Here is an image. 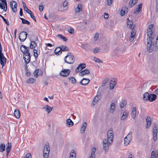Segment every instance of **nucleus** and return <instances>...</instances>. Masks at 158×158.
<instances>
[{"mask_svg": "<svg viewBox=\"0 0 158 158\" xmlns=\"http://www.w3.org/2000/svg\"><path fill=\"white\" fill-rule=\"evenodd\" d=\"M100 49L98 48H95L94 51V53H96L100 51Z\"/></svg>", "mask_w": 158, "mask_h": 158, "instance_id": "obj_54", "label": "nucleus"}, {"mask_svg": "<svg viewBox=\"0 0 158 158\" xmlns=\"http://www.w3.org/2000/svg\"><path fill=\"white\" fill-rule=\"evenodd\" d=\"M70 73V71L69 69L62 70L60 73V75L63 77L68 76Z\"/></svg>", "mask_w": 158, "mask_h": 158, "instance_id": "obj_8", "label": "nucleus"}, {"mask_svg": "<svg viewBox=\"0 0 158 158\" xmlns=\"http://www.w3.org/2000/svg\"><path fill=\"white\" fill-rule=\"evenodd\" d=\"M20 19L22 20V23L23 24H27V25H29L30 24V22L28 21L21 18H20Z\"/></svg>", "mask_w": 158, "mask_h": 158, "instance_id": "obj_36", "label": "nucleus"}, {"mask_svg": "<svg viewBox=\"0 0 158 158\" xmlns=\"http://www.w3.org/2000/svg\"><path fill=\"white\" fill-rule=\"evenodd\" d=\"M133 23L132 20H129V21H127V25L128 26H129V27L131 29H134L135 27V26H133Z\"/></svg>", "mask_w": 158, "mask_h": 158, "instance_id": "obj_22", "label": "nucleus"}, {"mask_svg": "<svg viewBox=\"0 0 158 158\" xmlns=\"http://www.w3.org/2000/svg\"><path fill=\"white\" fill-rule=\"evenodd\" d=\"M76 154L73 155V154H70V158H76Z\"/></svg>", "mask_w": 158, "mask_h": 158, "instance_id": "obj_64", "label": "nucleus"}, {"mask_svg": "<svg viewBox=\"0 0 158 158\" xmlns=\"http://www.w3.org/2000/svg\"><path fill=\"white\" fill-rule=\"evenodd\" d=\"M89 73L90 71L88 69H85L81 71L79 74L80 76H83L85 75L89 74Z\"/></svg>", "mask_w": 158, "mask_h": 158, "instance_id": "obj_16", "label": "nucleus"}, {"mask_svg": "<svg viewBox=\"0 0 158 158\" xmlns=\"http://www.w3.org/2000/svg\"><path fill=\"white\" fill-rule=\"evenodd\" d=\"M54 53L56 55H59L62 53L60 46L57 47L54 50Z\"/></svg>", "mask_w": 158, "mask_h": 158, "instance_id": "obj_18", "label": "nucleus"}, {"mask_svg": "<svg viewBox=\"0 0 158 158\" xmlns=\"http://www.w3.org/2000/svg\"><path fill=\"white\" fill-rule=\"evenodd\" d=\"M96 148H93L92 149V152H91V155H95V152L96 151Z\"/></svg>", "mask_w": 158, "mask_h": 158, "instance_id": "obj_57", "label": "nucleus"}, {"mask_svg": "<svg viewBox=\"0 0 158 158\" xmlns=\"http://www.w3.org/2000/svg\"><path fill=\"white\" fill-rule=\"evenodd\" d=\"M34 52V56L35 58H37L38 56V54L37 53V51L36 49H34L33 50Z\"/></svg>", "mask_w": 158, "mask_h": 158, "instance_id": "obj_48", "label": "nucleus"}, {"mask_svg": "<svg viewBox=\"0 0 158 158\" xmlns=\"http://www.w3.org/2000/svg\"><path fill=\"white\" fill-rule=\"evenodd\" d=\"M29 14H30V17L35 22H36V19L34 15L32 13V12H29Z\"/></svg>", "mask_w": 158, "mask_h": 158, "instance_id": "obj_43", "label": "nucleus"}, {"mask_svg": "<svg viewBox=\"0 0 158 158\" xmlns=\"http://www.w3.org/2000/svg\"><path fill=\"white\" fill-rule=\"evenodd\" d=\"M114 80V79L113 78ZM113 79H112V80H111L110 82V90L112 89L115 86V84H113L112 82H113V80H112Z\"/></svg>", "mask_w": 158, "mask_h": 158, "instance_id": "obj_38", "label": "nucleus"}, {"mask_svg": "<svg viewBox=\"0 0 158 158\" xmlns=\"http://www.w3.org/2000/svg\"><path fill=\"white\" fill-rule=\"evenodd\" d=\"M68 31L70 34H73L74 32V30L73 29L70 28L68 30Z\"/></svg>", "mask_w": 158, "mask_h": 158, "instance_id": "obj_63", "label": "nucleus"}, {"mask_svg": "<svg viewBox=\"0 0 158 158\" xmlns=\"http://www.w3.org/2000/svg\"><path fill=\"white\" fill-rule=\"evenodd\" d=\"M156 12H158V0H156Z\"/></svg>", "mask_w": 158, "mask_h": 158, "instance_id": "obj_60", "label": "nucleus"}, {"mask_svg": "<svg viewBox=\"0 0 158 158\" xmlns=\"http://www.w3.org/2000/svg\"><path fill=\"white\" fill-rule=\"evenodd\" d=\"M11 143H8L6 144V156H8L9 152L10 151L11 149Z\"/></svg>", "mask_w": 158, "mask_h": 158, "instance_id": "obj_14", "label": "nucleus"}, {"mask_svg": "<svg viewBox=\"0 0 158 158\" xmlns=\"http://www.w3.org/2000/svg\"><path fill=\"white\" fill-rule=\"evenodd\" d=\"M1 2H2L3 5V7H5L6 8H7V3L6 0H1Z\"/></svg>", "mask_w": 158, "mask_h": 158, "instance_id": "obj_50", "label": "nucleus"}, {"mask_svg": "<svg viewBox=\"0 0 158 158\" xmlns=\"http://www.w3.org/2000/svg\"><path fill=\"white\" fill-rule=\"evenodd\" d=\"M66 123L69 125V127L72 126L73 125V122L69 118L66 120Z\"/></svg>", "mask_w": 158, "mask_h": 158, "instance_id": "obj_33", "label": "nucleus"}, {"mask_svg": "<svg viewBox=\"0 0 158 158\" xmlns=\"http://www.w3.org/2000/svg\"><path fill=\"white\" fill-rule=\"evenodd\" d=\"M37 44L36 42L34 41H31L30 45V48L33 49L36 46Z\"/></svg>", "mask_w": 158, "mask_h": 158, "instance_id": "obj_29", "label": "nucleus"}, {"mask_svg": "<svg viewBox=\"0 0 158 158\" xmlns=\"http://www.w3.org/2000/svg\"><path fill=\"white\" fill-rule=\"evenodd\" d=\"M87 125V124L86 123L84 122L81 128L80 131L81 133L83 134L84 133L85 130Z\"/></svg>", "mask_w": 158, "mask_h": 158, "instance_id": "obj_15", "label": "nucleus"}, {"mask_svg": "<svg viewBox=\"0 0 158 158\" xmlns=\"http://www.w3.org/2000/svg\"><path fill=\"white\" fill-rule=\"evenodd\" d=\"M38 70L36 69L34 72V76L35 77H37L38 76Z\"/></svg>", "mask_w": 158, "mask_h": 158, "instance_id": "obj_52", "label": "nucleus"}, {"mask_svg": "<svg viewBox=\"0 0 158 158\" xmlns=\"http://www.w3.org/2000/svg\"><path fill=\"white\" fill-rule=\"evenodd\" d=\"M6 62V59L3 55V53H0V63L2 65V68L5 65Z\"/></svg>", "mask_w": 158, "mask_h": 158, "instance_id": "obj_9", "label": "nucleus"}, {"mask_svg": "<svg viewBox=\"0 0 158 158\" xmlns=\"http://www.w3.org/2000/svg\"><path fill=\"white\" fill-rule=\"evenodd\" d=\"M112 0H107V5H111L112 3Z\"/></svg>", "mask_w": 158, "mask_h": 158, "instance_id": "obj_61", "label": "nucleus"}, {"mask_svg": "<svg viewBox=\"0 0 158 158\" xmlns=\"http://www.w3.org/2000/svg\"><path fill=\"white\" fill-rule=\"evenodd\" d=\"M113 139V131L109 130L107 132V139L110 145L112 143Z\"/></svg>", "mask_w": 158, "mask_h": 158, "instance_id": "obj_4", "label": "nucleus"}, {"mask_svg": "<svg viewBox=\"0 0 158 158\" xmlns=\"http://www.w3.org/2000/svg\"><path fill=\"white\" fill-rule=\"evenodd\" d=\"M46 109V111L48 113H49L53 109V108L49 106L48 105H46L45 106L42 108V109Z\"/></svg>", "mask_w": 158, "mask_h": 158, "instance_id": "obj_19", "label": "nucleus"}, {"mask_svg": "<svg viewBox=\"0 0 158 158\" xmlns=\"http://www.w3.org/2000/svg\"><path fill=\"white\" fill-rule=\"evenodd\" d=\"M0 17L2 18L4 21L5 22V23L7 25H9V23L8 21L6 19L4 18L2 16V15H0Z\"/></svg>", "mask_w": 158, "mask_h": 158, "instance_id": "obj_45", "label": "nucleus"}, {"mask_svg": "<svg viewBox=\"0 0 158 158\" xmlns=\"http://www.w3.org/2000/svg\"><path fill=\"white\" fill-rule=\"evenodd\" d=\"M14 114L15 116L17 118H19L20 117V113L19 110L17 109L15 110Z\"/></svg>", "mask_w": 158, "mask_h": 158, "instance_id": "obj_23", "label": "nucleus"}, {"mask_svg": "<svg viewBox=\"0 0 158 158\" xmlns=\"http://www.w3.org/2000/svg\"><path fill=\"white\" fill-rule=\"evenodd\" d=\"M142 4L140 3L139 4L138 6V7L136 8V10H134V13L135 14L137 12L138 13H139L142 8Z\"/></svg>", "mask_w": 158, "mask_h": 158, "instance_id": "obj_21", "label": "nucleus"}, {"mask_svg": "<svg viewBox=\"0 0 158 158\" xmlns=\"http://www.w3.org/2000/svg\"><path fill=\"white\" fill-rule=\"evenodd\" d=\"M65 62L68 64H73L75 61L74 56L70 52H69L64 58Z\"/></svg>", "mask_w": 158, "mask_h": 158, "instance_id": "obj_3", "label": "nucleus"}, {"mask_svg": "<svg viewBox=\"0 0 158 158\" xmlns=\"http://www.w3.org/2000/svg\"><path fill=\"white\" fill-rule=\"evenodd\" d=\"M10 6L13 12L15 13H16L17 11V6L16 2L14 1H11L10 2Z\"/></svg>", "mask_w": 158, "mask_h": 158, "instance_id": "obj_6", "label": "nucleus"}, {"mask_svg": "<svg viewBox=\"0 0 158 158\" xmlns=\"http://www.w3.org/2000/svg\"><path fill=\"white\" fill-rule=\"evenodd\" d=\"M82 6L81 4H78V6L75 9L76 13H77L81 11L82 10Z\"/></svg>", "mask_w": 158, "mask_h": 158, "instance_id": "obj_27", "label": "nucleus"}, {"mask_svg": "<svg viewBox=\"0 0 158 158\" xmlns=\"http://www.w3.org/2000/svg\"><path fill=\"white\" fill-rule=\"evenodd\" d=\"M132 133L131 132H130V133L125 137H127V138H128V139H129L130 140H131L132 139Z\"/></svg>", "mask_w": 158, "mask_h": 158, "instance_id": "obj_44", "label": "nucleus"}, {"mask_svg": "<svg viewBox=\"0 0 158 158\" xmlns=\"http://www.w3.org/2000/svg\"><path fill=\"white\" fill-rule=\"evenodd\" d=\"M35 82V80L33 78H30L27 81V83H33Z\"/></svg>", "mask_w": 158, "mask_h": 158, "instance_id": "obj_40", "label": "nucleus"}, {"mask_svg": "<svg viewBox=\"0 0 158 158\" xmlns=\"http://www.w3.org/2000/svg\"><path fill=\"white\" fill-rule=\"evenodd\" d=\"M90 82L89 79L85 78H83L80 82V83L83 85H87Z\"/></svg>", "mask_w": 158, "mask_h": 158, "instance_id": "obj_12", "label": "nucleus"}, {"mask_svg": "<svg viewBox=\"0 0 158 158\" xmlns=\"http://www.w3.org/2000/svg\"><path fill=\"white\" fill-rule=\"evenodd\" d=\"M120 49L118 48H117L115 49L113 52L112 54H114V55H115L116 54H118L120 52Z\"/></svg>", "mask_w": 158, "mask_h": 158, "instance_id": "obj_42", "label": "nucleus"}, {"mask_svg": "<svg viewBox=\"0 0 158 158\" xmlns=\"http://www.w3.org/2000/svg\"><path fill=\"white\" fill-rule=\"evenodd\" d=\"M131 141V140L127 138V137H125L124 141V145L127 146L129 144Z\"/></svg>", "mask_w": 158, "mask_h": 158, "instance_id": "obj_30", "label": "nucleus"}, {"mask_svg": "<svg viewBox=\"0 0 158 158\" xmlns=\"http://www.w3.org/2000/svg\"><path fill=\"white\" fill-rule=\"evenodd\" d=\"M86 67V64L85 63L80 64L78 67L76 69V72L78 73L82 69H84Z\"/></svg>", "mask_w": 158, "mask_h": 158, "instance_id": "obj_10", "label": "nucleus"}, {"mask_svg": "<svg viewBox=\"0 0 158 158\" xmlns=\"http://www.w3.org/2000/svg\"><path fill=\"white\" fill-rule=\"evenodd\" d=\"M68 2L67 1H66V0L63 3V6L64 7H65L66 6L68 5Z\"/></svg>", "mask_w": 158, "mask_h": 158, "instance_id": "obj_58", "label": "nucleus"}, {"mask_svg": "<svg viewBox=\"0 0 158 158\" xmlns=\"http://www.w3.org/2000/svg\"><path fill=\"white\" fill-rule=\"evenodd\" d=\"M60 47L62 52L69 51V48L65 45H61Z\"/></svg>", "mask_w": 158, "mask_h": 158, "instance_id": "obj_26", "label": "nucleus"}, {"mask_svg": "<svg viewBox=\"0 0 158 158\" xmlns=\"http://www.w3.org/2000/svg\"><path fill=\"white\" fill-rule=\"evenodd\" d=\"M99 36V34L97 32L96 33L94 37V40L95 41H96L98 38V37Z\"/></svg>", "mask_w": 158, "mask_h": 158, "instance_id": "obj_49", "label": "nucleus"}, {"mask_svg": "<svg viewBox=\"0 0 158 158\" xmlns=\"http://www.w3.org/2000/svg\"><path fill=\"white\" fill-rule=\"evenodd\" d=\"M156 153L154 151H153L151 153V158L156 157Z\"/></svg>", "mask_w": 158, "mask_h": 158, "instance_id": "obj_53", "label": "nucleus"}, {"mask_svg": "<svg viewBox=\"0 0 158 158\" xmlns=\"http://www.w3.org/2000/svg\"><path fill=\"white\" fill-rule=\"evenodd\" d=\"M24 158H31V155L30 153H28L24 156Z\"/></svg>", "mask_w": 158, "mask_h": 158, "instance_id": "obj_56", "label": "nucleus"}, {"mask_svg": "<svg viewBox=\"0 0 158 158\" xmlns=\"http://www.w3.org/2000/svg\"><path fill=\"white\" fill-rule=\"evenodd\" d=\"M101 97V94H99V93H98V95L96 96L94 98L93 100V102H95V103L96 104L98 102V101L100 99Z\"/></svg>", "mask_w": 158, "mask_h": 158, "instance_id": "obj_20", "label": "nucleus"}, {"mask_svg": "<svg viewBox=\"0 0 158 158\" xmlns=\"http://www.w3.org/2000/svg\"><path fill=\"white\" fill-rule=\"evenodd\" d=\"M44 8L43 5H40L39 6V9L40 11H42L43 10Z\"/></svg>", "mask_w": 158, "mask_h": 158, "instance_id": "obj_59", "label": "nucleus"}, {"mask_svg": "<svg viewBox=\"0 0 158 158\" xmlns=\"http://www.w3.org/2000/svg\"><path fill=\"white\" fill-rule=\"evenodd\" d=\"M109 144L110 145L109 143L106 139H103V148L105 150V154H106L108 151Z\"/></svg>", "mask_w": 158, "mask_h": 158, "instance_id": "obj_5", "label": "nucleus"}, {"mask_svg": "<svg viewBox=\"0 0 158 158\" xmlns=\"http://www.w3.org/2000/svg\"><path fill=\"white\" fill-rule=\"evenodd\" d=\"M109 78L108 77L105 78L102 85V87L104 86L105 85V84L107 82Z\"/></svg>", "mask_w": 158, "mask_h": 158, "instance_id": "obj_41", "label": "nucleus"}, {"mask_svg": "<svg viewBox=\"0 0 158 158\" xmlns=\"http://www.w3.org/2000/svg\"><path fill=\"white\" fill-rule=\"evenodd\" d=\"M136 111H132L131 113L132 117L133 118H135L136 116Z\"/></svg>", "mask_w": 158, "mask_h": 158, "instance_id": "obj_55", "label": "nucleus"}, {"mask_svg": "<svg viewBox=\"0 0 158 158\" xmlns=\"http://www.w3.org/2000/svg\"><path fill=\"white\" fill-rule=\"evenodd\" d=\"M122 10L125 12H128V8L126 6L123 7Z\"/></svg>", "mask_w": 158, "mask_h": 158, "instance_id": "obj_51", "label": "nucleus"}, {"mask_svg": "<svg viewBox=\"0 0 158 158\" xmlns=\"http://www.w3.org/2000/svg\"><path fill=\"white\" fill-rule=\"evenodd\" d=\"M153 27V24H150L147 30V50L150 53L152 52L153 51L154 47H155L156 50H157L158 48V34L155 42L154 39L155 35L152 30Z\"/></svg>", "mask_w": 158, "mask_h": 158, "instance_id": "obj_1", "label": "nucleus"}, {"mask_svg": "<svg viewBox=\"0 0 158 158\" xmlns=\"http://www.w3.org/2000/svg\"><path fill=\"white\" fill-rule=\"evenodd\" d=\"M50 149L48 143L45 144L43 154L49 155Z\"/></svg>", "mask_w": 158, "mask_h": 158, "instance_id": "obj_11", "label": "nucleus"}, {"mask_svg": "<svg viewBox=\"0 0 158 158\" xmlns=\"http://www.w3.org/2000/svg\"><path fill=\"white\" fill-rule=\"evenodd\" d=\"M127 13L126 12H125V11H124L123 10H122V9L120 11V15L121 16H123L125 13Z\"/></svg>", "mask_w": 158, "mask_h": 158, "instance_id": "obj_62", "label": "nucleus"}, {"mask_svg": "<svg viewBox=\"0 0 158 158\" xmlns=\"http://www.w3.org/2000/svg\"><path fill=\"white\" fill-rule=\"evenodd\" d=\"M157 132L156 131H153V140L154 142L157 140Z\"/></svg>", "mask_w": 158, "mask_h": 158, "instance_id": "obj_37", "label": "nucleus"}, {"mask_svg": "<svg viewBox=\"0 0 158 158\" xmlns=\"http://www.w3.org/2000/svg\"><path fill=\"white\" fill-rule=\"evenodd\" d=\"M6 146L4 144L1 143L0 144V152H4Z\"/></svg>", "mask_w": 158, "mask_h": 158, "instance_id": "obj_31", "label": "nucleus"}, {"mask_svg": "<svg viewBox=\"0 0 158 158\" xmlns=\"http://www.w3.org/2000/svg\"><path fill=\"white\" fill-rule=\"evenodd\" d=\"M127 104V101L125 100H123L120 103V108H123Z\"/></svg>", "mask_w": 158, "mask_h": 158, "instance_id": "obj_35", "label": "nucleus"}, {"mask_svg": "<svg viewBox=\"0 0 158 158\" xmlns=\"http://www.w3.org/2000/svg\"><path fill=\"white\" fill-rule=\"evenodd\" d=\"M23 7L24 10L26 11V13L29 14V12H31V11L30 10L28 9L27 7L26 6V4L24 2H23Z\"/></svg>", "mask_w": 158, "mask_h": 158, "instance_id": "obj_25", "label": "nucleus"}, {"mask_svg": "<svg viewBox=\"0 0 158 158\" xmlns=\"http://www.w3.org/2000/svg\"><path fill=\"white\" fill-rule=\"evenodd\" d=\"M27 32L24 31H22L19 35V40L22 42L24 41L27 37Z\"/></svg>", "mask_w": 158, "mask_h": 158, "instance_id": "obj_7", "label": "nucleus"}, {"mask_svg": "<svg viewBox=\"0 0 158 158\" xmlns=\"http://www.w3.org/2000/svg\"><path fill=\"white\" fill-rule=\"evenodd\" d=\"M157 125L156 123H154L153 125V131H156V132H157Z\"/></svg>", "mask_w": 158, "mask_h": 158, "instance_id": "obj_47", "label": "nucleus"}, {"mask_svg": "<svg viewBox=\"0 0 158 158\" xmlns=\"http://www.w3.org/2000/svg\"><path fill=\"white\" fill-rule=\"evenodd\" d=\"M115 106L114 103H112L110 106V112L113 113L114 110Z\"/></svg>", "mask_w": 158, "mask_h": 158, "instance_id": "obj_32", "label": "nucleus"}, {"mask_svg": "<svg viewBox=\"0 0 158 158\" xmlns=\"http://www.w3.org/2000/svg\"><path fill=\"white\" fill-rule=\"evenodd\" d=\"M69 80L72 84H75L76 82V80L74 77H72L69 78Z\"/></svg>", "mask_w": 158, "mask_h": 158, "instance_id": "obj_39", "label": "nucleus"}, {"mask_svg": "<svg viewBox=\"0 0 158 158\" xmlns=\"http://www.w3.org/2000/svg\"><path fill=\"white\" fill-rule=\"evenodd\" d=\"M149 94L148 92H145L143 95V99L144 101H148Z\"/></svg>", "mask_w": 158, "mask_h": 158, "instance_id": "obj_24", "label": "nucleus"}, {"mask_svg": "<svg viewBox=\"0 0 158 158\" xmlns=\"http://www.w3.org/2000/svg\"><path fill=\"white\" fill-rule=\"evenodd\" d=\"M57 37H59V38H60L62 39L64 41L66 42L68 40L66 37L63 36V35L60 34H58L57 35Z\"/></svg>", "mask_w": 158, "mask_h": 158, "instance_id": "obj_34", "label": "nucleus"}, {"mask_svg": "<svg viewBox=\"0 0 158 158\" xmlns=\"http://www.w3.org/2000/svg\"><path fill=\"white\" fill-rule=\"evenodd\" d=\"M151 119L150 118L149 116H147L146 118V121L147 124L146 126V127L147 128L149 127L151 124Z\"/></svg>", "mask_w": 158, "mask_h": 158, "instance_id": "obj_17", "label": "nucleus"}, {"mask_svg": "<svg viewBox=\"0 0 158 158\" xmlns=\"http://www.w3.org/2000/svg\"><path fill=\"white\" fill-rule=\"evenodd\" d=\"M94 60L96 62L98 63H102L103 62L102 60H100L99 59L94 57Z\"/></svg>", "mask_w": 158, "mask_h": 158, "instance_id": "obj_46", "label": "nucleus"}, {"mask_svg": "<svg viewBox=\"0 0 158 158\" xmlns=\"http://www.w3.org/2000/svg\"><path fill=\"white\" fill-rule=\"evenodd\" d=\"M157 96L155 94H149L148 101L150 102H153L156 99Z\"/></svg>", "mask_w": 158, "mask_h": 158, "instance_id": "obj_13", "label": "nucleus"}, {"mask_svg": "<svg viewBox=\"0 0 158 158\" xmlns=\"http://www.w3.org/2000/svg\"><path fill=\"white\" fill-rule=\"evenodd\" d=\"M138 0H130L129 5L130 7H132L137 2Z\"/></svg>", "mask_w": 158, "mask_h": 158, "instance_id": "obj_28", "label": "nucleus"}, {"mask_svg": "<svg viewBox=\"0 0 158 158\" xmlns=\"http://www.w3.org/2000/svg\"><path fill=\"white\" fill-rule=\"evenodd\" d=\"M29 48L25 45H22L20 47L21 51L23 53V59L25 60V64L28 63L31 60L30 54L29 52Z\"/></svg>", "mask_w": 158, "mask_h": 158, "instance_id": "obj_2", "label": "nucleus"}]
</instances>
